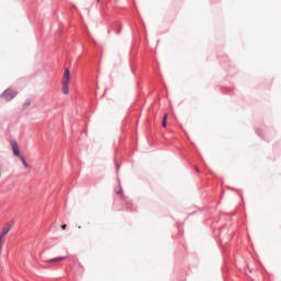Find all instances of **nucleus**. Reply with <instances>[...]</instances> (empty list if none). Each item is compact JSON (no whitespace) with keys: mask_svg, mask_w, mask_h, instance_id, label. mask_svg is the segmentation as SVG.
Listing matches in <instances>:
<instances>
[{"mask_svg":"<svg viewBox=\"0 0 281 281\" xmlns=\"http://www.w3.org/2000/svg\"><path fill=\"white\" fill-rule=\"evenodd\" d=\"M19 95V92H16V90L12 89V88H8L7 90H4V92L2 93V98L3 100H5L7 102H10L12 100H14V97Z\"/></svg>","mask_w":281,"mask_h":281,"instance_id":"f257e3e1","label":"nucleus"},{"mask_svg":"<svg viewBox=\"0 0 281 281\" xmlns=\"http://www.w3.org/2000/svg\"><path fill=\"white\" fill-rule=\"evenodd\" d=\"M69 80H71V72L69 68H66L61 78V85H69Z\"/></svg>","mask_w":281,"mask_h":281,"instance_id":"f03ea898","label":"nucleus"},{"mask_svg":"<svg viewBox=\"0 0 281 281\" xmlns=\"http://www.w3.org/2000/svg\"><path fill=\"white\" fill-rule=\"evenodd\" d=\"M11 145H12L13 155L15 157H19V159H21V157L23 156L21 155V150L19 149V144H16V142H12Z\"/></svg>","mask_w":281,"mask_h":281,"instance_id":"7ed1b4c3","label":"nucleus"},{"mask_svg":"<svg viewBox=\"0 0 281 281\" xmlns=\"http://www.w3.org/2000/svg\"><path fill=\"white\" fill-rule=\"evenodd\" d=\"M12 229V226H10V224H7L3 228H2V231H1V233H0V236H8V234H10V231Z\"/></svg>","mask_w":281,"mask_h":281,"instance_id":"20e7f679","label":"nucleus"},{"mask_svg":"<svg viewBox=\"0 0 281 281\" xmlns=\"http://www.w3.org/2000/svg\"><path fill=\"white\" fill-rule=\"evenodd\" d=\"M61 91L64 95H69V83H61Z\"/></svg>","mask_w":281,"mask_h":281,"instance_id":"39448f33","label":"nucleus"},{"mask_svg":"<svg viewBox=\"0 0 281 281\" xmlns=\"http://www.w3.org/2000/svg\"><path fill=\"white\" fill-rule=\"evenodd\" d=\"M4 245H5V236L0 235V256Z\"/></svg>","mask_w":281,"mask_h":281,"instance_id":"423d86ee","label":"nucleus"},{"mask_svg":"<svg viewBox=\"0 0 281 281\" xmlns=\"http://www.w3.org/2000/svg\"><path fill=\"white\" fill-rule=\"evenodd\" d=\"M63 260H66L65 257H58V258H54V259H48L46 260V262H63Z\"/></svg>","mask_w":281,"mask_h":281,"instance_id":"0eeeda50","label":"nucleus"},{"mask_svg":"<svg viewBox=\"0 0 281 281\" xmlns=\"http://www.w3.org/2000/svg\"><path fill=\"white\" fill-rule=\"evenodd\" d=\"M20 161H22L24 168H26V169L30 168V164H27V161L25 160V157L21 156Z\"/></svg>","mask_w":281,"mask_h":281,"instance_id":"6e6552de","label":"nucleus"},{"mask_svg":"<svg viewBox=\"0 0 281 281\" xmlns=\"http://www.w3.org/2000/svg\"><path fill=\"white\" fill-rule=\"evenodd\" d=\"M167 122H168V114H164V117H162V126H164V128H166Z\"/></svg>","mask_w":281,"mask_h":281,"instance_id":"1a4fd4ad","label":"nucleus"},{"mask_svg":"<svg viewBox=\"0 0 281 281\" xmlns=\"http://www.w3.org/2000/svg\"><path fill=\"white\" fill-rule=\"evenodd\" d=\"M30 104H32V100L26 99L24 102V109H27V106H30Z\"/></svg>","mask_w":281,"mask_h":281,"instance_id":"9d476101","label":"nucleus"},{"mask_svg":"<svg viewBox=\"0 0 281 281\" xmlns=\"http://www.w3.org/2000/svg\"><path fill=\"white\" fill-rule=\"evenodd\" d=\"M122 192H123L122 189L116 190V194H122Z\"/></svg>","mask_w":281,"mask_h":281,"instance_id":"9b49d317","label":"nucleus"},{"mask_svg":"<svg viewBox=\"0 0 281 281\" xmlns=\"http://www.w3.org/2000/svg\"><path fill=\"white\" fill-rule=\"evenodd\" d=\"M61 229H67V224L61 225Z\"/></svg>","mask_w":281,"mask_h":281,"instance_id":"f8f14e48","label":"nucleus"},{"mask_svg":"<svg viewBox=\"0 0 281 281\" xmlns=\"http://www.w3.org/2000/svg\"><path fill=\"white\" fill-rule=\"evenodd\" d=\"M195 170H196L198 172H200L199 168H196V167H195Z\"/></svg>","mask_w":281,"mask_h":281,"instance_id":"ddd939ff","label":"nucleus"},{"mask_svg":"<svg viewBox=\"0 0 281 281\" xmlns=\"http://www.w3.org/2000/svg\"><path fill=\"white\" fill-rule=\"evenodd\" d=\"M78 229H82V226H78Z\"/></svg>","mask_w":281,"mask_h":281,"instance_id":"4468645a","label":"nucleus"},{"mask_svg":"<svg viewBox=\"0 0 281 281\" xmlns=\"http://www.w3.org/2000/svg\"><path fill=\"white\" fill-rule=\"evenodd\" d=\"M98 1V3H100V0H97Z\"/></svg>","mask_w":281,"mask_h":281,"instance_id":"2eb2a0df","label":"nucleus"}]
</instances>
